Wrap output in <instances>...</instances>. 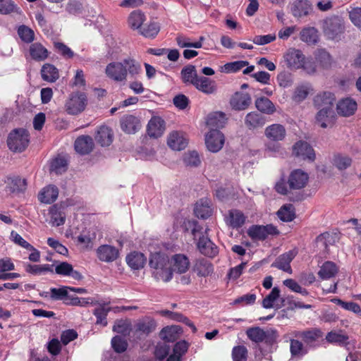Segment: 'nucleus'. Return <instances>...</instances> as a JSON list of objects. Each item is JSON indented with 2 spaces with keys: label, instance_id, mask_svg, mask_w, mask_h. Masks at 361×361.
Here are the masks:
<instances>
[{
  "label": "nucleus",
  "instance_id": "obj_7",
  "mask_svg": "<svg viewBox=\"0 0 361 361\" xmlns=\"http://www.w3.org/2000/svg\"><path fill=\"white\" fill-rule=\"evenodd\" d=\"M224 141V134L216 129H211L205 136L206 146L212 152H219L223 147Z\"/></svg>",
  "mask_w": 361,
  "mask_h": 361
},
{
  "label": "nucleus",
  "instance_id": "obj_38",
  "mask_svg": "<svg viewBox=\"0 0 361 361\" xmlns=\"http://www.w3.org/2000/svg\"><path fill=\"white\" fill-rule=\"evenodd\" d=\"M195 271L200 276L206 277L213 272V265L207 259L201 258L196 261L195 264Z\"/></svg>",
  "mask_w": 361,
  "mask_h": 361
},
{
  "label": "nucleus",
  "instance_id": "obj_30",
  "mask_svg": "<svg viewBox=\"0 0 361 361\" xmlns=\"http://www.w3.org/2000/svg\"><path fill=\"white\" fill-rule=\"evenodd\" d=\"M6 183V190L9 192H23L27 185L26 180L19 177L8 178Z\"/></svg>",
  "mask_w": 361,
  "mask_h": 361
},
{
  "label": "nucleus",
  "instance_id": "obj_13",
  "mask_svg": "<svg viewBox=\"0 0 361 361\" xmlns=\"http://www.w3.org/2000/svg\"><path fill=\"white\" fill-rule=\"evenodd\" d=\"M197 246L202 255L209 257H214L219 252L217 246L206 235L200 236Z\"/></svg>",
  "mask_w": 361,
  "mask_h": 361
},
{
  "label": "nucleus",
  "instance_id": "obj_16",
  "mask_svg": "<svg viewBox=\"0 0 361 361\" xmlns=\"http://www.w3.org/2000/svg\"><path fill=\"white\" fill-rule=\"evenodd\" d=\"M335 101L336 98L334 94L330 92H324L315 96L314 104L317 109L333 110Z\"/></svg>",
  "mask_w": 361,
  "mask_h": 361
},
{
  "label": "nucleus",
  "instance_id": "obj_24",
  "mask_svg": "<svg viewBox=\"0 0 361 361\" xmlns=\"http://www.w3.org/2000/svg\"><path fill=\"white\" fill-rule=\"evenodd\" d=\"M193 86L199 91L207 94H213L216 91L215 81L205 76H200Z\"/></svg>",
  "mask_w": 361,
  "mask_h": 361
},
{
  "label": "nucleus",
  "instance_id": "obj_23",
  "mask_svg": "<svg viewBox=\"0 0 361 361\" xmlns=\"http://www.w3.org/2000/svg\"><path fill=\"white\" fill-rule=\"evenodd\" d=\"M167 144L172 149L180 151L187 147L188 141L182 133L173 132L168 137Z\"/></svg>",
  "mask_w": 361,
  "mask_h": 361
},
{
  "label": "nucleus",
  "instance_id": "obj_18",
  "mask_svg": "<svg viewBox=\"0 0 361 361\" xmlns=\"http://www.w3.org/2000/svg\"><path fill=\"white\" fill-rule=\"evenodd\" d=\"M265 123V116L257 111L248 113L245 118V125L250 130L261 128Z\"/></svg>",
  "mask_w": 361,
  "mask_h": 361
},
{
  "label": "nucleus",
  "instance_id": "obj_3",
  "mask_svg": "<svg viewBox=\"0 0 361 361\" xmlns=\"http://www.w3.org/2000/svg\"><path fill=\"white\" fill-rule=\"evenodd\" d=\"M29 141V133L23 128H19L9 133L7 145L11 151L21 152L28 146Z\"/></svg>",
  "mask_w": 361,
  "mask_h": 361
},
{
  "label": "nucleus",
  "instance_id": "obj_55",
  "mask_svg": "<svg viewBox=\"0 0 361 361\" xmlns=\"http://www.w3.org/2000/svg\"><path fill=\"white\" fill-rule=\"evenodd\" d=\"M280 297V289L274 287L270 293L262 300V306L266 309L274 307V302Z\"/></svg>",
  "mask_w": 361,
  "mask_h": 361
},
{
  "label": "nucleus",
  "instance_id": "obj_15",
  "mask_svg": "<svg viewBox=\"0 0 361 361\" xmlns=\"http://www.w3.org/2000/svg\"><path fill=\"white\" fill-rule=\"evenodd\" d=\"M291 12L295 17L302 18L310 15L313 7L307 0H296L292 4Z\"/></svg>",
  "mask_w": 361,
  "mask_h": 361
},
{
  "label": "nucleus",
  "instance_id": "obj_36",
  "mask_svg": "<svg viewBox=\"0 0 361 361\" xmlns=\"http://www.w3.org/2000/svg\"><path fill=\"white\" fill-rule=\"evenodd\" d=\"M300 38L307 44H315L319 39L318 30L314 27H304L300 32Z\"/></svg>",
  "mask_w": 361,
  "mask_h": 361
},
{
  "label": "nucleus",
  "instance_id": "obj_28",
  "mask_svg": "<svg viewBox=\"0 0 361 361\" xmlns=\"http://www.w3.org/2000/svg\"><path fill=\"white\" fill-rule=\"evenodd\" d=\"M226 221L229 226L238 228L244 224L245 216L242 212L237 209H231L228 212V216H226Z\"/></svg>",
  "mask_w": 361,
  "mask_h": 361
},
{
  "label": "nucleus",
  "instance_id": "obj_33",
  "mask_svg": "<svg viewBox=\"0 0 361 361\" xmlns=\"http://www.w3.org/2000/svg\"><path fill=\"white\" fill-rule=\"evenodd\" d=\"M145 20L146 16L145 13L140 10H135L130 13L128 23L130 28L139 31Z\"/></svg>",
  "mask_w": 361,
  "mask_h": 361
},
{
  "label": "nucleus",
  "instance_id": "obj_50",
  "mask_svg": "<svg viewBox=\"0 0 361 361\" xmlns=\"http://www.w3.org/2000/svg\"><path fill=\"white\" fill-rule=\"evenodd\" d=\"M310 87L307 84L298 85L293 92L292 99L297 103L305 100L309 94Z\"/></svg>",
  "mask_w": 361,
  "mask_h": 361
},
{
  "label": "nucleus",
  "instance_id": "obj_53",
  "mask_svg": "<svg viewBox=\"0 0 361 361\" xmlns=\"http://www.w3.org/2000/svg\"><path fill=\"white\" fill-rule=\"evenodd\" d=\"M110 310L111 308L105 307L104 305H101L99 307L96 308L93 312L97 317L96 324L106 326L107 325L106 317Z\"/></svg>",
  "mask_w": 361,
  "mask_h": 361
},
{
  "label": "nucleus",
  "instance_id": "obj_19",
  "mask_svg": "<svg viewBox=\"0 0 361 361\" xmlns=\"http://www.w3.org/2000/svg\"><path fill=\"white\" fill-rule=\"evenodd\" d=\"M75 151L80 154H88L94 147L92 138L89 135H81L78 137L74 144Z\"/></svg>",
  "mask_w": 361,
  "mask_h": 361
},
{
  "label": "nucleus",
  "instance_id": "obj_56",
  "mask_svg": "<svg viewBox=\"0 0 361 361\" xmlns=\"http://www.w3.org/2000/svg\"><path fill=\"white\" fill-rule=\"evenodd\" d=\"M183 162L186 166L197 167L200 164L201 161L198 153L192 151L184 154Z\"/></svg>",
  "mask_w": 361,
  "mask_h": 361
},
{
  "label": "nucleus",
  "instance_id": "obj_2",
  "mask_svg": "<svg viewBox=\"0 0 361 361\" xmlns=\"http://www.w3.org/2000/svg\"><path fill=\"white\" fill-rule=\"evenodd\" d=\"M322 30L324 35L330 39L340 38L344 32L345 25L343 19L337 16L326 18L323 20Z\"/></svg>",
  "mask_w": 361,
  "mask_h": 361
},
{
  "label": "nucleus",
  "instance_id": "obj_11",
  "mask_svg": "<svg viewBox=\"0 0 361 361\" xmlns=\"http://www.w3.org/2000/svg\"><path fill=\"white\" fill-rule=\"evenodd\" d=\"M121 130L127 134H135L141 128L139 118L133 115H124L120 119Z\"/></svg>",
  "mask_w": 361,
  "mask_h": 361
},
{
  "label": "nucleus",
  "instance_id": "obj_51",
  "mask_svg": "<svg viewBox=\"0 0 361 361\" xmlns=\"http://www.w3.org/2000/svg\"><path fill=\"white\" fill-rule=\"evenodd\" d=\"M17 32L20 39L25 43L30 44L35 39L34 31L25 25H20Z\"/></svg>",
  "mask_w": 361,
  "mask_h": 361
},
{
  "label": "nucleus",
  "instance_id": "obj_17",
  "mask_svg": "<svg viewBox=\"0 0 361 361\" xmlns=\"http://www.w3.org/2000/svg\"><path fill=\"white\" fill-rule=\"evenodd\" d=\"M165 130V122L159 116H153L147 125V133L149 137L157 138L161 136Z\"/></svg>",
  "mask_w": 361,
  "mask_h": 361
},
{
  "label": "nucleus",
  "instance_id": "obj_41",
  "mask_svg": "<svg viewBox=\"0 0 361 361\" xmlns=\"http://www.w3.org/2000/svg\"><path fill=\"white\" fill-rule=\"evenodd\" d=\"M42 78L47 82H55L59 77L57 68L50 63H45L41 69Z\"/></svg>",
  "mask_w": 361,
  "mask_h": 361
},
{
  "label": "nucleus",
  "instance_id": "obj_12",
  "mask_svg": "<svg viewBox=\"0 0 361 361\" xmlns=\"http://www.w3.org/2000/svg\"><path fill=\"white\" fill-rule=\"evenodd\" d=\"M293 153L295 156L302 159H308L312 161L315 159V153L313 148L305 141L297 142L293 147Z\"/></svg>",
  "mask_w": 361,
  "mask_h": 361
},
{
  "label": "nucleus",
  "instance_id": "obj_5",
  "mask_svg": "<svg viewBox=\"0 0 361 361\" xmlns=\"http://www.w3.org/2000/svg\"><path fill=\"white\" fill-rule=\"evenodd\" d=\"M294 336L302 340L307 347L315 348L319 345V341L323 336V332L317 328H312L305 331H294Z\"/></svg>",
  "mask_w": 361,
  "mask_h": 361
},
{
  "label": "nucleus",
  "instance_id": "obj_20",
  "mask_svg": "<svg viewBox=\"0 0 361 361\" xmlns=\"http://www.w3.org/2000/svg\"><path fill=\"white\" fill-rule=\"evenodd\" d=\"M264 134L268 139L279 142L285 138L286 131L283 125L275 123L267 126L265 129Z\"/></svg>",
  "mask_w": 361,
  "mask_h": 361
},
{
  "label": "nucleus",
  "instance_id": "obj_47",
  "mask_svg": "<svg viewBox=\"0 0 361 361\" xmlns=\"http://www.w3.org/2000/svg\"><path fill=\"white\" fill-rule=\"evenodd\" d=\"M20 13V8L12 0H0V14Z\"/></svg>",
  "mask_w": 361,
  "mask_h": 361
},
{
  "label": "nucleus",
  "instance_id": "obj_42",
  "mask_svg": "<svg viewBox=\"0 0 361 361\" xmlns=\"http://www.w3.org/2000/svg\"><path fill=\"white\" fill-rule=\"evenodd\" d=\"M160 25L159 23L151 21L140 28L138 32L147 38H154L160 31Z\"/></svg>",
  "mask_w": 361,
  "mask_h": 361
},
{
  "label": "nucleus",
  "instance_id": "obj_54",
  "mask_svg": "<svg viewBox=\"0 0 361 361\" xmlns=\"http://www.w3.org/2000/svg\"><path fill=\"white\" fill-rule=\"evenodd\" d=\"M348 338L346 334L335 331L329 332L326 336V339L329 343H337L341 345L348 344Z\"/></svg>",
  "mask_w": 361,
  "mask_h": 361
},
{
  "label": "nucleus",
  "instance_id": "obj_63",
  "mask_svg": "<svg viewBox=\"0 0 361 361\" xmlns=\"http://www.w3.org/2000/svg\"><path fill=\"white\" fill-rule=\"evenodd\" d=\"M317 60L325 68L330 67L332 63L331 55L324 49L318 51L317 54Z\"/></svg>",
  "mask_w": 361,
  "mask_h": 361
},
{
  "label": "nucleus",
  "instance_id": "obj_57",
  "mask_svg": "<svg viewBox=\"0 0 361 361\" xmlns=\"http://www.w3.org/2000/svg\"><path fill=\"white\" fill-rule=\"evenodd\" d=\"M249 65L247 61H236L226 63L223 67V71L227 73H235Z\"/></svg>",
  "mask_w": 361,
  "mask_h": 361
},
{
  "label": "nucleus",
  "instance_id": "obj_44",
  "mask_svg": "<svg viewBox=\"0 0 361 361\" xmlns=\"http://www.w3.org/2000/svg\"><path fill=\"white\" fill-rule=\"evenodd\" d=\"M352 161L351 157L342 154H335L332 159L333 165L339 171H343L349 168Z\"/></svg>",
  "mask_w": 361,
  "mask_h": 361
},
{
  "label": "nucleus",
  "instance_id": "obj_35",
  "mask_svg": "<svg viewBox=\"0 0 361 361\" xmlns=\"http://www.w3.org/2000/svg\"><path fill=\"white\" fill-rule=\"evenodd\" d=\"M180 75L183 82L186 85H194L195 82H196L200 77L197 75L195 66L192 65L185 66L181 70Z\"/></svg>",
  "mask_w": 361,
  "mask_h": 361
},
{
  "label": "nucleus",
  "instance_id": "obj_1",
  "mask_svg": "<svg viewBox=\"0 0 361 361\" xmlns=\"http://www.w3.org/2000/svg\"><path fill=\"white\" fill-rule=\"evenodd\" d=\"M149 264L154 269L153 276L157 281L169 282L172 279L173 273L169 266V258L164 252L152 253Z\"/></svg>",
  "mask_w": 361,
  "mask_h": 361
},
{
  "label": "nucleus",
  "instance_id": "obj_9",
  "mask_svg": "<svg viewBox=\"0 0 361 361\" xmlns=\"http://www.w3.org/2000/svg\"><path fill=\"white\" fill-rule=\"evenodd\" d=\"M252 103L250 94L243 92H235L231 97L229 104L235 111H244L248 109Z\"/></svg>",
  "mask_w": 361,
  "mask_h": 361
},
{
  "label": "nucleus",
  "instance_id": "obj_21",
  "mask_svg": "<svg viewBox=\"0 0 361 361\" xmlns=\"http://www.w3.org/2000/svg\"><path fill=\"white\" fill-rule=\"evenodd\" d=\"M97 254L101 261L111 262L118 258V250L114 246L104 245L98 247Z\"/></svg>",
  "mask_w": 361,
  "mask_h": 361
},
{
  "label": "nucleus",
  "instance_id": "obj_52",
  "mask_svg": "<svg viewBox=\"0 0 361 361\" xmlns=\"http://www.w3.org/2000/svg\"><path fill=\"white\" fill-rule=\"evenodd\" d=\"M68 162L63 157H57L51 163L50 170L56 174H61L67 170Z\"/></svg>",
  "mask_w": 361,
  "mask_h": 361
},
{
  "label": "nucleus",
  "instance_id": "obj_49",
  "mask_svg": "<svg viewBox=\"0 0 361 361\" xmlns=\"http://www.w3.org/2000/svg\"><path fill=\"white\" fill-rule=\"evenodd\" d=\"M290 351L293 357H301L307 353L304 344L297 339L290 340Z\"/></svg>",
  "mask_w": 361,
  "mask_h": 361
},
{
  "label": "nucleus",
  "instance_id": "obj_34",
  "mask_svg": "<svg viewBox=\"0 0 361 361\" xmlns=\"http://www.w3.org/2000/svg\"><path fill=\"white\" fill-rule=\"evenodd\" d=\"M194 212L197 218L207 219L212 215L210 202L207 200H200L195 204Z\"/></svg>",
  "mask_w": 361,
  "mask_h": 361
},
{
  "label": "nucleus",
  "instance_id": "obj_39",
  "mask_svg": "<svg viewBox=\"0 0 361 361\" xmlns=\"http://www.w3.org/2000/svg\"><path fill=\"white\" fill-rule=\"evenodd\" d=\"M338 271L337 267L335 263L327 261L324 262L318 271V276L322 280L329 279L334 277Z\"/></svg>",
  "mask_w": 361,
  "mask_h": 361
},
{
  "label": "nucleus",
  "instance_id": "obj_37",
  "mask_svg": "<svg viewBox=\"0 0 361 361\" xmlns=\"http://www.w3.org/2000/svg\"><path fill=\"white\" fill-rule=\"evenodd\" d=\"M226 118L222 112H214L210 114L207 118V125L212 129L223 128L226 123Z\"/></svg>",
  "mask_w": 361,
  "mask_h": 361
},
{
  "label": "nucleus",
  "instance_id": "obj_61",
  "mask_svg": "<svg viewBox=\"0 0 361 361\" xmlns=\"http://www.w3.org/2000/svg\"><path fill=\"white\" fill-rule=\"evenodd\" d=\"M277 81L280 87H289L293 84V75L287 71H282L278 74Z\"/></svg>",
  "mask_w": 361,
  "mask_h": 361
},
{
  "label": "nucleus",
  "instance_id": "obj_8",
  "mask_svg": "<svg viewBox=\"0 0 361 361\" xmlns=\"http://www.w3.org/2000/svg\"><path fill=\"white\" fill-rule=\"evenodd\" d=\"M105 73L108 78L116 82H122L127 78V69L122 61L109 63L106 67Z\"/></svg>",
  "mask_w": 361,
  "mask_h": 361
},
{
  "label": "nucleus",
  "instance_id": "obj_32",
  "mask_svg": "<svg viewBox=\"0 0 361 361\" xmlns=\"http://www.w3.org/2000/svg\"><path fill=\"white\" fill-rule=\"evenodd\" d=\"M59 190L54 185H49L44 188L39 194V200L45 204H51L58 197Z\"/></svg>",
  "mask_w": 361,
  "mask_h": 361
},
{
  "label": "nucleus",
  "instance_id": "obj_4",
  "mask_svg": "<svg viewBox=\"0 0 361 361\" xmlns=\"http://www.w3.org/2000/svg\"><path fill=\"white\" fill-rule=\"evenodd\" d=\"M87 104V98L85 93L72 92L65 103V110L70 115H78L82 112Z\"/></svg>",
  "mask_w": 361,
  "mask_h": 361
},
{
  "label": "nucleus",
  "instance_id": "obj_10",
  "mask_svg": "<svg viewBox=\"0 0 361 361\" xmlns=\"http://www.w3.org/2000/svg\"><path fill=\"white\" fill-rule=\"evenodd\" d=\"M308 178L307 173L300 169H297L291 172L287 183L290 190H300L305 187Z\"/></svg>",
  "mask_w": 361,
  "mask_h": 361
},
{
  "label": "nucleus",
  "instance_id": "obj_22",
  "mask_svg": "<svg viewBox=\"0 0 361 361\" xmlns=\"http://www.w3.org/2000/svg\"><path fill=\"white\" fill-rule=\"evenodd\" d=\"M171 262L172 264V272L178 274L185 273L190 267V261L187 256L183 254H176L172 256Z\"/></svg>",
  "mask_w": 361,
  "mask_h": 361
},
{
  "label": "nucleus",
  "instance_id": "obj_58",
  "mask_svg": "<svg viewBox=\"0 0 361 361\" xmlns=\"http://www.w3.org/2000/svg\"><path fill=\"white\" fill-rule=\"evenodd\" d=\"M247 234L253 240H262L267 238L264 226L256 225L251 226L247 231Z\"/></svg>",
  "mask_w": 361,
  "mask_h": 361
},
{
  "label": "nucleus",
  "instance_id": "obj_31",
  "mask_svg": "<svg viewBox=\"0 0 361 361\" xmlns=\"http://www.w3.org/2000/svg\"><path fill=\"white\" fill-rule=\"evenodd\" d=\"M29 52L31 58L37 61H44L49 56L48 50L39 42L32 44Z\"/></svg>",
  "mask_w": 361,
  "mask_h": 361
},
{
  "label": "nucleus",
  "instance_id": "obj_62",
  "mask_svg": "<svg viewBox=\"0 0 361 361\" xmlns=\"http://www.w3.org/2000/svg\"><path fill=\"white\" fill-rule=\"evenodd\" d=\"M332 301L337 304L338 305L341 306L345 310H350L354 313H360L361 312V308L360 305L355 302H344L340 299L334 298L332 300Z\"/></svg>",
  "mask_w": 361,
  "mask_h": 361
},
{
  "label": "nucleus",
  "instance_id": "obj_27",
  "mask_svg": "<svg viewBox=\"0 0 361 361\" xmlns=\"http://www.w3.org/2000/svg\"><path fill=\"white\" fill-rule=\"evenodd\" d=\"M305 59L304 54L299 49L289 50L286 56V60L289 67L298 69L301 68L302 63Z\"/></svg>",
  "mask_w": 361,
  "mask_h": 361
},
{
  "label": "nucleus",
  "instance_id": "obj_48",
  "mask_svg": "<svg viewBox=\"0 0 361 361\" xmlns=\"http://www.w3.org/2000/svg\"><path fill=\"white\" fill-rule=\"evenodd\" d=\"M277 215L283 221L289 222L293 221L295 217L293 206L292 204L282 206L277 212Z\"/></svg>",
  "mask_w": 361,
  "mask_h": 361
},
{
  "label": "nucleus",
  "instance_id": "obj_60",
  "mask_svg": "<svg viewBox=\"0 0 361 361\" xmlns=\"http://www.w3.org/2000/svg\"><path fill=\"white\" fill-rule=\"evenodd\" d=\"M233 361H247V350L244 345L235 346L232 350Z\"/></svg>",
  "mask_w": 361,
  "mask_h": 361
},
{
  "label": "nucleus",
  "instance_id": "obj_46",
  "mask_svg": "<svg viewBox=\"0 0 361 361\" xmlns=\"http://www.w3.org/2000/svg\"><path fill=\"white\" fill-rule=\"evenodd\" d=\"M122 62L124 67L127 69V75L129 74L132 78H134L140 73V64L135 59L128 58L123 59Z\"/></svg>",
  "mask_w": 361,
  "mask_h": 361
},
{
  "label": "nucleus",
  "instance_id": "obj_25",
  "mask_svg": "<svg viewBox=\"0 0 361 361\" xmlns=\"http://www.w3.org/2000/svg\"><path fill=\"white\" fill-rule=\"evenodd\" d=\"M114 134L111 129L106 126L99 128L95 135L96 142L102 147L109 146L113 142Z\"/></svg>",
  "mask_w": 361,
  "mask_h": 361
},
{
  "label": "nucleus",
  "instance_id": "obj_45",
  "mask_svg": "<svg viewBox=\"0 0 361 361\" xmlns=\"http://www.w3.org/2000/svg\"><path fill=\"white\" fill-rule=\"evenodd\" d=\"M180 330L178 326H166L161 331L160 336L166 342H174L178 338Z\"/></svg>",
  "mask_w": 361,
  "mask_h": 361
},
{
  "label": "nucleus",
  "instance_id": "obj_64",
  "mask_svg": "<svg viewBox=\"0 0 361 361\" xmlns=\"http://www.w3.org/2000/svg\"><path fill=\"white\" fill-rule=\"evenodd\" d=\"M111 345L116 353H121L126 351L128 343L121 337L116 336L111 339Z\"/></svg>",
  "mask_w": 361,
  "mask_h": 361
},
{
  "label": "nucleus",
  "instance_id": "obj_6",
  "mask_svg": "<svg viewBox=\"0 0 361 361\" xmlns=\"http://www.w3.org/2000/svg\"><path fill=\"white\" fill-rule=\"evenodd\" d=\"M275 331H264L259 327H251L246 331L247 337L255 343H271L275 338Z\"/></svg>",
  "mask_w": 361,
  "mask_h": 361
},
{
  "label": "nucleus",
  "instance_id": "obj_29",
  "mask_svg": "<svg viewBox=\"0 0 361 361\" xmlns=\"http://www.w3.org/2000/svg\"><path fill=\"white\" fill-rule=\"evenodd\" d=\"M146 260L147 259L145 255L139 252H131L126 257L127 264L131 269L135 270L143 268Z\"/></svg>",
  "mask_w": 361,
  "mask_h": 361
},
{
  "label": "nucleus",
  "instance_id": "obj_43",
  "mask_svg": "<svg viewBox=\"0 0 361 361\" xmlns=\"http://www.w3.org/2000/svg\"><path fill=\"white\" fill-rule=\"evenodd\" d=\"M51 222L53 226H59L65 223L66 215L57 204L53 205L49 210Z\"/></svg>",
  "mask_w": 361,
  "mask_h": 361
},
{
  "label": "nucleus",
  "instance_id": "obj_26",
  "mask_svg": "<svg viewBox=\"0 0 361 361\" xmlns=\"http://www.w3.org/2000/svg\"><path fill=\"white\" fill-rule=\"evenodd\" d=\"M357 109V103L352 99H342L337 104L338 114L343 116L353 115Z\"/></svg>",
  "mask_w": 361,
  "mask_h": 361
},
{
  "label": "nucleus",
  "instance_id": "obj_14",
  "mask_svg": "<svg viewBox=\"0 0 361 361\" xmlns=\"http://www.w3.org/2000/svg\"><path fill=\"white\" fill-rule=\"evenodd\" d=\"M297 252L295 250H290L283 255L279 256L274 262L272 263L271 267H276L288 273L292 272L290 267V262L296 256Z\"/></svg>",
  "mask_w": 361,
  "mask_h": 361
},
{
  "label": "nucleus",
  "instance_id": "obj_59",
  "mask_svg": "<svg viewBox=\"0 0 361 361\" xmlns=\"http://www.w3.org/2000/svg\"><path fill=\"white\" fill-rule=\"evenodd\" d=\"M69 287L64 286L60 288H51L50 289L51 292V298L53 300H65L66 301L68 300V297L70 296L68 293V289Z\"/></svg>",
  "mask_w": 361,
  "mask_h": 361
},
{
  "label": "nucleus",
  "instance_id": "obj_40",
  "mask_svg": "<svg viewBox=\"0 0 361 361\" xmlns=\"http://www.w3.org/2000/svg\"><path fill=\"white\" fill-rule=\"evenodd\" d=\"M256 108L261 113L266 114H272L276 111V108L273 102L265 97L257 98L255 102Z\"/></svg>",
  "mask_w": 361,
  "mask_h": 361
}]
</instances>
